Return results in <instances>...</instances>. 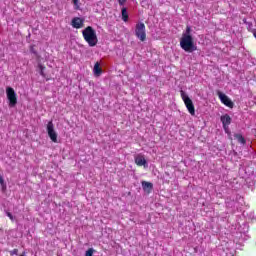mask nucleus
Here are the masks:
<instances>
[{"label": "nucleus", "mask_w": 256, "mask_h": 256, "mask_svg": "<svg viewBox=\"0 0 256 256\" xmlns=\"http://www.w3.org/2000/svg\"><path fill=\"white\" fill-rule=\"evenodd\" d=\"M7 217H9L10 220L14 221V217L13 214H11V212H6Z\"/></svg>", "instance_id": "obj_21"}, {"label": "nucleus", "mask_w": 256, "mask_h": 256, "mask_svg": "<svg viewBox=\"0 0 256 256\" xmlns=\"http://www.w3.org/2000/svg\"><path fill=\"white\" fill-rule=\"evenodd\" d=\"M180 95L184 105L188 110V113H190L192 116H195V105L193 104V100H191V98H189L187 93H185L183 90L180 91Z\"/></svg>", "instance_id": "obj_3"}, {"label": "nucleus", "mask_w": 256, "mask_h": 256, "mask_svg": "<svg viewBox=\"0 0 256 256\" xmlns=\"http://www.w3.org/2000/svg\"><path fill=\"white\" fill-rule=\"evenodd\" d=\"M93 73L95 77H101V74L103 73V68H101V63L96 62L93 68Z\"/></svg>", "instance_id": "obj_11"}, {"label": "nucleus", "mask_w": 256, "mask_h": 256, "mask_svg": "<svg viewBox=\"0 0 256 256\" xmlns=\"http://www.w3.org/2000/svg\"><path fill=\"white\" fill-rule=\"evenodd\" d=\"M6 95L9 101V107H15V105H17V94L15 93V90L12 87H7Z\"/></svg>", "instance_id": "obj_5"}, {"label": "nucleus", "mask_w": 256, "mask_h": 256, "mask_svg": "<svg viewBox=\"0 0 256 256\" xmlns=\"http://www.w3.org/2000/svg\"><path fill=\"white\" fill-rule=\"evenodd\" d=\"M243 23H244L245 25H247V23H249V22L247 21L246 18H244V19H243Z\"/></svg>", "instance_id": "obj_24"}, {"label": "nucleus", "mask_w": 256, "mask_h": 256, "mask_svg": "<svg viewBox=\"0 0 256 256\" xmlns=\"http://www.w3.org/2000/svg\"><path fill=\"white\" fill-rule=\"evenodd\" d=\"M135 35L142 42L147 39V33L145 32V24L143 22L136 24Z\"/></svg>", "instance_id": "obj_4"}, {"label": "nucleus", "mask_w": 256, "mask_h": 256, "mask_svg": "<svg viewBox=\"0 0 256 256\" xmlns=\"http://www.w3.org/2000/svg\"><path fill=\"white\" fill-rule=\"evenodd\" d=\"M134 161L138 167H145V165H147V160L145 159V156L141 154L135 156Z\"/></svg>", "instance_id": "obj_9"}, {"label": "nucleus", "mask_w": 256, "mask_h": 256, "mask_svg": "<svg viewBox=\"0 0 256 256\" xmlns=\"http://www.w3.org/2000/svg\"><path fill=\"white\" fill-rule=\"evenodd\" d=\"M0 185L3 187V189H6L7 186H5V180L3 179V176L0 175Z\"/></svg>", "instance_id": "obj_18"}, {"label": "nucleus", "mask_w": 256, "mask_h": 256, "mask_svg": "<svg viewBox=\"0 0 256 256\" xmlns=\"http://www.w3.org/2000/svg\"><path fill=\"white\" fill-rule=\"evenodd\" d=\"M180 47L186 53H193V51H197V45H195V41L193 40V36L191 35V27L187 26L185 33L182 34L180 39Z\"/></svg>", "instance_id": "obj_1"}, {"label": "nucleus", "mask_w": 256, "mask_h": 256, "mask_svg": "<svg viewBox=\"0 0 256 256\" xmlns=\"http://www.w3.org/2000/svg\"><path fill=\"white\" fill-rule=\"evenodd\" d=\"M93 253H95V250L93 248H89L86 251L85 256H93Z\"/></svg>", "instance_id": "obj_17"}, {"label": "nucleus", "mask_w": 256, "mask_h": 256, "mask_svg": "<svg viewBox=\"0 0 256 256\" xmlns=\"http://www.w3.org/2000/svg\"><path fill=\"white\" fill-rule=\"evenodd\" d=\"M246 29L250 32L253 33V31H255L256 29H253V22H248L246 24Z\"/></svg>", "instance_id": "obj_16"}, {"label": "nucleus", "mask_w": 256, "mask_h": 256, "mask_svg": "<svg viewBox=\"0 0 256 256\" xmlns=\"http://www.w3.org/2000/svg\"><path fill=\"white\" fill-rule=\"evenodd\" d=\"M38 69L40 71L41 77H45V66H43V64H38Z\"/></svg>", "instance_id": "obj_15"}, {"label": "nucleus", "mask_w": 256, "mask_h": 256, "mask_svg": "<svg viewBox=\"0 0 256 256\" xmlns=\"http://www.w3.org/2000/svg\"><path fill=\"white\" fill-rule=\"evenodd\" d=\"M217 95L223 105L229 107L230 109H233V107H235V104L233 103V101H231V99L228 98L227 95L223 94L221 91H218Z\"/></svg>", "instance_id": "obj_7"}, {"label": "nucleus", "mask_w": 256, "mask_h": 256, "mask_svg": "<svg viewBox=\"0 0 256 256\" xmlns=\"http://www.w3.org/2000/svg\"><path fill=\"white\" fill-rule=\"evenodd\" d=\"M142 188L144 191H147V193H150L151 191H153V183L142 181Z\"/></svg>", "instance_id": "obj_12"}, {"label": "nucleus", "mask_w": 256, "mask_h": 256, "mask_svg": "<svg viewBox=\"0 0 256 256\" xmlns=\"http://www.w3.org/2000/svg\"><path fill=\"white\" fill-rule=\"evenodd\" d=\"M71 25L74 29H81V27H83V19L80 17H74L72 19Z\"/></svg>", "instance_id": "obj_10"}, {"label": "nucleus", "mask_w": 256, "mask_h": 256, "mask_svg": "<svg viewBox=\"0 0 256 256\" xmlns=\"http://www.w3.org/2000/svg\"><path fill=\"white\" fill-rule=\"evenodd\" d=\"M82 36L84 41L88 43L89 47H95L97 43H99V39L97 38V32L93 27L88 26L82 31Z\"/></svg>", "instance_id": "obj_2"}, {"label": "nucleus", "mask_w": 256, "mask_h": 256, "mask_svg": "<svg viewBox=\"0 0 256 256\" xmlns=\"http://www.w3.org/2000/svg\"><path fill=\"white\" fill-rule=\"evenodd\" d=\"M234 137L237 139L238 143H241V145H245V143H247L245 137H243L241 134H235Z\"/></svg>", "instance_id": "obj_13"}, {"label": "nucleus", "mask_w": 256, "mask_h": 256, "mask_svg": "<svg viewBox=\"0 0 256 256\" xmlns=\"http://www.w3.org/2000/svg\"><path fill=\"white\" fill-rule=\"evenodd\" d=\"M122 21H129V13H127V8L123 7L122 8Z\"/></svg>", "instance_id": "obj_14"}, {"label": "nucleus", "mask_w": 256, "mask_h": 256, "mask_svg": "<svg viewBox=\"0 0 256 256\" xmlns=\"http://www.w3.org/2000/svg\"><path fill=\"white\" fill-rule=\"evenodd\" d=\"M118 3L121 7H123V5H125V3H127V0H118Z\"/></svg>", "instance_id": "obj_22"}, {"label": "nucleus", "mask_w": 256, "mask_h": 256, "mask_svg": "<svg viewBox=\"0 0 256 256\" xmlns=\"http://www.w3.org/2000/svg\"><path fill=\"white\" fill-rule=\"evenodd\" d=\"M74 5H77L79 3V0H72Z\"/></svg>", "instance_id": "obj_23"}, {"label": "nucleus", "mask_w": 256, "mask_h": 256, "mask_svg": "<svg viewBox=\"0 0 256 256\" xmlns=\"http://www.w3.org/2000/svg\"><path fill=\"white\" fill-rule=\"evenodd\" d=\"M10 255H19V250L17 248L13 249L11 252H10Z\"/></svg>", "instance_id": "obj_19"}, {"label": "nucleus", "mask_w": 256, "mask_h": 256, "mask_svg": "<svg viewBox=\"0 0 256 256\" xmlns=\"http://www.w3.org/2000/svg\"><path fill=\"white\" fill-rule=\"evenodd\" d=\"M30 51H31L34 55H37V51L35 50V46L31 45V46H30Z\"/></svg>", "instance_id": "obj_20"}, {"label": "nucleus", "mask_w": 256, "mask_h": 256, "mask_svg": "<svg viewBox=\"0 0 256 256\" xmlns=\"http://www.w3.org/2000/svg\"><path fill=\"white\" fill-rule=\"evenodd\" d=\"M220 121H221L225 131H227V129H229V125H231V116H229V114L222 115L220 117Z\"/></svg>", "instance_id": "obj_8"}, {"label": "nucleus", "mask_w": 256, "mask_h": 256, "mask_svg": "<svg viewBox=\"0 0 256 256\" xmlns=\"http://www.w3.org/2000/svg\"><path fill=\"white\" fill-rule=\"evenodd\" d=\"M47 133L53 143H57V132H55V126L53 121H49L47 124Z\"/></svg>", "instance_id": "obj_6"}]
</instances>
